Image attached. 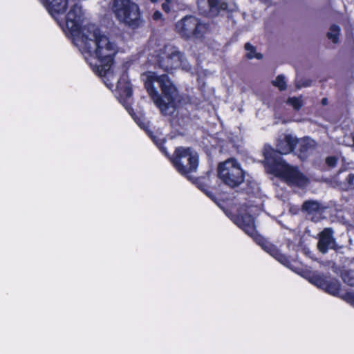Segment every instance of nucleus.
I'll return each mask as SVG.
<instances>
[{
  "instance_id": "1",
  "label": "nucleus",
  "mask_w": 354,
  "mask_h": 354,
  "mask_svg": "<svg viewBox=\"0 0 354 354\" xmlns=\"http://www.w3.org/2000/svg\"><path fill=\"white\" fill-rule=\"evenodd\" d=\"M76 45L93 71L104 78V83L109 88L114 86V82L116 81L120 101L131 115L130 101L132 89L128 77L122 75L118 80L111 68L113 56L116 53L115 44L94 25H90L83 29L82 35L76 39Z\"/></svg>"
},
{
  "instance_id": "2",
  "label": "nucleus",
  "mask_w": 354,
  "mask_h": 354,
  "mask_svg": "<svg viewBox=\"0 0 354 354\" xmlns=\"http://www.w3.org/2000/svg\"><path fill=\"white\" fill-rule=\"evenodd\" d=\"M142 79L149 95L161 113L171 114L175 109L174 102L178 97V91L168 76L148 71L142 75Z\"/></svg>"
},
{
  "instance_id": "3",
  "label": "nucleus",
  "mask_w": 354,
  "mask_h": 354,
  "mask_svg": "<svg viewBox=\"0 0 354 354\" xmlns=\"http://www.w3.org/2000/svg\"><path fill=\"white\" fill-rule=\"evenodd\" d=\"M263 154L266 163L270 167V171L282 178L289 185L304 187L308 184V178L297 167L286 163L270 145L265 146Z\"/></svg>"
},
{
  "instance_id": "4",
  "label": "nucleus",
  "mask_w": 354,
  "mask_h": 354,
  "mask_svg": "<svg viewBox=\"0 0 354 354\" xmlns=\"http://www.w3.org/2000/svg\"><path fill=\"white\" fill-rule=\"evenodd\" d=\"M253 207H250L248 214H240L234 220V223L241 228L246 234L252 236L254 240L259 243L263 249L273 257L276 260L283 266L291 268L290 262L288 259L272 244L266 241L262 236L259 235L255 229L254 218L250 214L253 212Z\"/></svg>"
},
{
  "instance_id": "5",
  "label": "nucleus",
  "mask_w": 354,
  "mask_h": 354,
  "mask_svg": "<svg viewBox=\"0 0 354 354\" xmlns=\"http://www.w3.org/2000/svg\"><path fill=\"white\" fill-rule=\"evenodd\" d=\"M111 10L120 23L132 28L139 26L140 10L138 5L132 0H112Z\"/></svg>"
},
{
  "instance_id": "6",
  "label": "nucleus",
  "mask_w": 354,
  "mask_h": 354,
  "mask_svg": "<svg viewBox=\"0 0 354 354\" xmlns=\"http://www.w3.org/2000/svg\"><path fill=\"white\" fill-rule=\"evenodd\" d=\"M157 62L159 66L167 72L181 68L189 71L191 66L184 55L174 46H165L161 48L156 55Z\"/></svg>"
},
{
  "instance_id": "7",
  "label": "nucleus",
  "mask_w": 354,
  "mask_h": 354,
  "mask_svg": "<svg viewBox=\"0 0 354 354\" xmlns=\"http://www.w3.org/2000/svg\"><path fill=\"white\" fill-rule=\"evenodd\" d=\"M171 161L180 174L187 176L196 171L198 154L189 147H179L176 149Z\"/></svg>"
},
{
  "instance_id": "8",
  "label": "nucleus",
  "mask_w": 354,
  "mask_h": 354,
  "mask_svg": "<svg viewBox=\"0 0 354 354\" xmlns=\"http://www.w3.org/2000/svg\"><path fill=\"white\" fill-rule=\"evenodd\" d=\"M218 175L223 183L230 187L240 185L245 178L241 164L233 158L219 163Z\"/></svg>"
},
{
  "instance_id": "9",
  "label": "nucleus",
  "mask_w": 354,
  "mask_h": 354,
  "mask_svg": "<svg viewBox=\"0 0 354 354\" xmlns=\"http://www.w3.org/2000/svg\"><path fill=\"white\" fill-rule=\"evenodd\" d=\"M207 29L206 24L193 15H187L175 24V31L185 39L201 37Z\"/></svg>"
},
{
  "instance_id": "10",
  "label": "nucleus",
  "mask_w": 354,
  "mask_h": 354,
  "mask_svg": "<svg viewBox=\"0 0 354 354\" xmlns=\"http://www.w3.org/2000/svg\"><path fill=\"white\" fill-rule=\"evenodd\" d=\"M68 5L70 6V8L66 15V26L75 37L74 39L76 43V39L80 38L83 33V30L80 31L83 20V12L81 6L77 2L71 0L68 1Z\"/></svg>"
},
{
  "instance_id": "11",
  "label": "nucleus",
  "mask_w": 354,
  "mask_h": 354,
  "mask_svg": "<svg viewBox=\"0 0 354 354\" xmlns=\"http://www.w3.org/2000/svg\"><path fill=\"white\" fill-rule=\"evenodd\" d=\"M309 281L330 295H336L339 292V283L336 279L327 280L322 276L313 274L310 277Z\"/></svg>"
},
{
  "instance_id": "12",
  "label": "nucleus",
  "mask_w": 354,
  "mask_h": 354,
  "mask_svg": "<svg viewBox=\"0 0 354 354\" xmlns=\"http://www.w3.org/2000/svg\"><path fill=\"white\" fill-rule=\"evenodd\" d=\"M337 244L332 229L325 228L319 234L317 248L319 252L326 254L328 250H335Z\"/></svg>"
},
{
  "instance_id": "13",
  "label": "nucleus",
  "mask_w": 354,
  "mask_h": 354,
  "mask_svg": "<svg viewBox=\"0 0 354 354\" xmlns=\"http://www.w3.org/2000/svg\"><path fill=\"white\" fill-rule=\"evenodd\" d=\"M200 10L203 12H209L211 15H215L221 10L227 8L225 0H196Z\"/></svg>"
},
{
  "instance_id": "14",
  "label": "nucleus",
  "mask_w": 354,
  "mask_h": 354,
  "mask_svg": "<svg viewBox=\"0 0 354 354\" xmlns=\"http://www.w3.org/2000/svg\"><path fill=\"white\" fill-rule=\"evenodd\" d=\"M297 144V138L292 135L287 134L281 136L277 142V151L272 149L277 154L280 156L279 154H288L292 151L295 147Z\"/></svg>"
},
{
  "instance_id": "15",
  "label": "nucleus",
  "mask_w": 354,
  "mask_h": 354,
  "mask_svg": "<svg viewBox=\"0 0 354 354\" xmlns=\"http://www.w3.org/2000/svg\"><path fill=\"white\" fill-rule=\"evenodd\" d=\"M325 209V207L317 201H307L302 205V209L315 222H317L322 218Z\"/></svg>"
},
{
  "instance_id": "16",
  "label": "nucleus",
  "mask_w": 354,
  "mask_h": 354,
  "mask_svg": "<svg viewBox=\"0 0 354 354\" xmlns=\"http://www.w3.org/2000/svg\"><path fill=\"white\" fill-rule=\"evenodd\" d=\"M40 1L55 19L57 15L65 12L68 4V0H40Z\"/></svg>"
},
{
  "instance_id": "17",
  "label": "nucleus",
  "mask_w": 354,
  "mask_h": 354,
  "mask_svg": "<svg viewBox=\"0 0 354 354\" xmlns=\"http://www.w3.org/2000/svg\"><path fill=\"white\" fill-rule=\"evenodd\" d=\"M316 143L313 140L305 139L302 140L299 146V158L306 159L315 149Z\"/></svg>"
},
{
  "instance_id": "18",
  "label": "nucleus",
  "mask_w": 354,
  "mask_h": 354,
  "mask_svg": "<svg viewBox=\"0 0 354 354\" xmlns=\"http://www.w3.org/2000/svg\"><path fill=\"white\" fill-rule=\"evenodd\" d=\"M245 49L247 52L246 56L248 59L256 58L257 59H261L263 57V55L261 53H257L256 48L250 43L245 44Z\"/></svg>"
},
{
  "instance_id": "19",
  "label": "nucleus",
  "mask_w": 354,
  "mask_h": 354,
  "mask_svg": "<svg viewBox=\"0 0 354 354\" xmlns=\"http://www.w3.org/2000/svg\"><path fill=\"white\" fill-rule=\"evenodd\" d=\"M339 32L340 28L337 25H332L327 34L328 38L334 44H336L338 42Z\"/></svg>"
},
{
  "instance_id": "20",
  "label": "nucleus",
  "mask_w": 354,
  "mask_h": 354,
  "mask_svg": "<svg viewBox=\"0 0 354 354\" xmlns=\"http://www.w3.org/2000/svg\"><path fill=\"white\" fill-rule=\"evenodd\" d=\"M342 279L348 285L354 286V270L345 271L342 274Z\"/></svg>"
},
{
  "instance_id": "21",
  "label": "nucleus",
  "mask_w": 354,
  "mask_h": 354,
  "mask_svg": "<svg viewBox=\"0 0 354 354\" xmlns=\"http://www.w3.org/2000/svg\"><path fill=\"white\" fill-rule=\"evenodd\" d=\"M274 86L279 88V90L283 91L286 88V82L285 77L282 75H278L276 79L272 82Z\"/></svg>"
},
{
  "instance_id": "22",
  "label": "nucleus",
  "mask_w": 354,
  "mask_h": 354,
  "mask_svg": "<svg viewBox=\"0 0 354 354\" xmlns=\"http://www.w3.org/2000/svg\"><path fill=\"white\" fill-rule=\"evenodd\" d=\"M288 103L295 109H299L303 105L301 97H290L288 100Z\"/></svg>"
},
{
  "instance_id": "23",
  "label": "nucleus",
  "mask_w": 354,
  "mask_h": 354,
  "mask_svg": "<svg viewBox=\"0 0 354 354\" xmlns=\"http://www.w3.org/2000/svg\"><path fill=\"white\" fill-rule=\"evenodd\" d=\"M346 181L349 188H354V171L348 174Z\"/></svg>"
},
{
  "instance_id": "24",
  "label": "nucleus",
  "mask_w": 354,
  "mask_h": 354,
  "mask_svg": "<svg viewBox=\"0 0 354 354\" xmlns=\"http://www.w3.org/2000/svg\"><path fill=\"white\" fill-rule=\"evenodd\" d=\"M326 162L329 167H333L337 164V158L334 156L328 157L326 159Z\"/></svg>"
},
{
  "instance_id": "25",
  "label": "nucleus",
  "mask_w": 354,
  "mask_h": 354,
  "mask_svg": "<svg viewBox=\"0 0 354 354\" xmlns=\"http://www.w3.org/2000/svg\"><path fill=\"white\" fill-rule=\"evenodd\" d=\"M162 8L165 12H169L171 10L170 3H163L162 5Z\"/></svg>"
},
{
  "instance_id": "26",
  "label": "nucleus",
  "mask_w": 354,
  "mask_h": 354,
  "mask_svg": "<svg viewBox=\"0 0 354 354\" xmlns=\"http://www.w3.org/2000/svg\"><path fill=\"white\" fill-rule=\"evenodd\" d=\"M162 13L160 11H156L153 13V18L155 20H158V19H160L162 18Z\"/></svg>"
},
{
  "instance_id": "27",
  "label": "nucleus",
  "mask_w": 354,
  "mask_h": 354,
  "mask_svg": "<svg viewBox=\"0 0 354 354\" xmlns=\"http://www.w3.org/2000/svg\"><path fill=\"white\" fill-rule=\"evenodd\" d=\"M135 121L137 122V124L141 127V128H143L145 129H147V124H145L144 122H140V120L138 119V120H136L135 119Z\"/></svg>"
},
{
  "instance_id": "28",
  "label": "nucleus",
  "mask_w": 354,
  "mask_h": 354,
  "mask_svg": "<svg viewBox=\"0 0 354 354\" xmlns=\"http://www.w3.org/2000/svg\"><path fill=\"white\" fill-rule=\"evenodd\" d=\"M322 103H323L324 104H326V103H327V100H326V98H324V99L322 100Z\"/></svg>"
},
{
  "instance_id": "29",
  "label": "nucleus",
  "mask_w": 354,
  "mask_h": 354,
  "mask_svg": "<svg viewBox=\"0 0 354 354\" xmlns=\"http://www.w3.org/2000/svg\"><path fill=\"white\" fill-rule=\"evenodd\" d=\"M171 0H165V3H171Z\"/></svg>"
},
{
  "instance_id": "30",
  "label": "nucleus",
  "mask_w": 354,
  "mask_h": 354,
  "mask_svg": "<svg viewBox=\"0 0 354 354\" xmlns=\"http://www.w3.org/2000/svg\"><path fill=\"white\" fill-rule=\"evenodd\" d=\"M150 1H151V2H153V3H156V2H157V1H158V0H150Z\"/></svg>"
},
{
  "instance_id": "31",
  "label": "nucleus",
  "mask_w": 354,
  "mask_h": 354,
  "mask_svg": "<svg viewBox=\"0 0 354 354\" xmlns=\"http://www.w3.org/2000/svg\"><path fill=\"white\" fill-rule=\"evenodd\" d=\"M353 145H354V136L353 137Z\"/></svg>"
}]
</instances>
